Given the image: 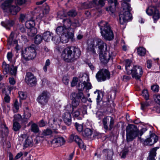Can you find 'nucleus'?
Segmentation results:
<instances>
[{
  "label": "nucleus",
  "instance_id": "obj_59",
  "mask_svg": "<svg viewBox=\"0 0 160 160\" xmlns=\"http://www.w3.org/2000/svg\"><path fill=\"white\" fill-rule=\"evenodd\" d=\"M20 21L23 22L28 20L27 17L25 15L21 14L19 18Z\"/></svg>",
  "mask_w": 160,
  "mask_h": 160
},
{
  "label": "nucleus",
  "instance_id": "obj_28",
  "mask_svg": "<svg viewBox=\"0 0 160 160\" xmlns=\"http://www.w3.org/2000/svg\"><path fill=\"white\" fill-rule=\"evenodd\" d=\"M157 11L158 10L155 6L151 5L146 10V12L148 15L150 16Z\"/></svg>",
  "mask_w": 160,
  "mask_h": 160
},
{
  "label": "nucleus",
  "instance_id": "obj_1",
  "mask_svg": "<svg viewBox=\"0 0 160 160\" xmlns=\"http://www.w3.org/2000/svg\"><path fill=\"white\" fill-rule=\"evenodd\" d=\"M81 51L78 48L74 46L68 47L64 49L62 54V58L65 60H74L78 58Z\"/></svg>",
  "mask_w": 160,
  "mask_h": 160
},
{
  "label": "nucleus",
  "instance_id": "obj_31",
  "mask_svg": "<svg viewBox=\"0 0 160 160\" xmlns=\"http://www.w3.org/2000/svg\"><path fill=\"white\" fill-rule=\"evenodd\" d=\"M122 10L121 11H128L130 12L132 9L130 7V5L129 3H126L125 2H123L122 3Z\"/></svg>",
  "mask_w": 160,
  "mask_h": 160
},
{
  "label": "nucleus",
  "instance_id": "obj_46",
  "mask_svg": "<svg viewBox=\"0 0 160 160\" xmlns=\"http://www.w3.org/2000/svg\"><path fill=\"white\" fill-rule=\"evenodd\" d=\"M13 128L14 131H17L21 128V125L17 121H15L13 122Z\"/></svg>",
  "mask_w": 160,
  "mask_h": 160
},
{
  "label": "nucleus",
  "instance_id": "obj_30",
  "mask_svg": "<svg viewBox=\"0 0 160 160\" xmlns=\"http://www.w3.org/2000/svg\"><path fill=\"white\" fill-rule=\"evenodd\" d=\"M20 10V8L17 6L12 5L9 11L12 15H15Z\"/></svg>",
  "mask_w": 160,
  "mask_h": 160
},
{
  "label": "nucleus",
  "instance_id": "obj_34",
  "mask_svg": "<svg viewBox=\"0 0 160 160\" xmlns=\"http://www.w3.org/2000/svg\"><path fill=\"white\" fill-rule=\"evenodd\" d=\"M2 68L3 73L4 74H6L8 73L10 70V66L9 64L6 63L4 62L2 65Z\"/></svg>",
  "mask_w": 160,
  "mask_h": 160
},
{
  "label": "nucleus",
  "instance_id": "obj_32",
  "mask_svg": "<svg viewBox=\"0 0 160 160\" xmlns=\"http://www.w3.org/2000/svg\"><path fill=\"white\" fill-rule=\"evenodd\" d=\"M24 121H26L29 120L31 116V114L30 110L28 107H26L24 110Z\"/></svg>",
  "mask_w": 160,
  "mask_h": 160
},
{
  "label": "nucleus",
  "instance_id": "obj_12",
  "mask_svg": "<svg viewBox=\"0 0 160 160\" xmlns=\"http://www.w3.org/2000/svg\"><path fill=\"white\" fill-rule=\"evenodd\" d=\"M132 16L128 11H121L119 15V20L121 24H123L125 23L128 22Z\"/></svg>",
  "mask_w": 160,
  "mask_h": 160
},
{
  "label": "nucleus",
  "instance_id": "obj_11",
  "mask_svg": "<svg viewBox=\"0 0 160 160\" xmlns=\"http://www.w3.org/2000/svg\"><path fill=\"white\" fill-rule=\"evenodd\" d=\"M49 98V92L47 91H43L38 97L37 101L40 104L44 106L48 103Z\"/></svg>",
  "mask_w": 160,
  "mask_h": 160
},
{
  "label": "nucleus",
  "instance_id": "obj_25",
  "mask_svg": "<svg viewBox=\"0 0 160 160\" xmlns=\"http://www.w3.org/2000/svg\"><path fill=\"white\" fill-rule=\"evenodd\" d=\"M52 33L48 31L43 33L42 38L44 41L48 42L50 40H52Z\"/></svg>",
  "mask_w": 160,
  "mask_h": 160
},
{
  "label": "nucleus",
  "instance_id": "obj_15",
  "mask_svg": "<svg viewBox=\"0 0 160 160\" xmlns=\"http://www.w3.org/2000/svg\"><path fill=\"white\" fill-rule=\"evenodd\" d=\"M70 140L75 141L77 143L78 146L81 149L85 150L86 146L84 144L82 140L77 135L72 134L70 137Z\"/></svg>",
  "mask_w": 160,
  "mask_h": 160
},
{
  "label": "nucleus",
  "instance_id": "obj_63",
  "mask_svg": "<svg viewBox=\"0 0 160 160\" xmlns=\"http://www.w3.org/2000/svg\"><path fill=\"white\" fill-rule=\"evenodd\" d=\"M22 119L21 116L19 114H16L14 116V122L15 121H19Z\"/></svg>",
  "mask_w": 160,
  "mask_h": 160
},
{
  "label": "nucleus",
  "instance_id": "obj_51",
  "mask_svg": "<svg viewBox=\"0 0 160 160\" xmlns=\"http://www.w3.org/2000/svg\"><path fill=\"white\" fill-rule=\"evenodd\" d=\"M17 67L12 65L11 66L10 72L11 74L15 75L17 72Z\"/></svg>",
  "mask_w": 160,
  "mask_h": 160
},
{
  "label": "nucleus",
  "instance_id": "obj_16",
  "mask_svg": "<svg viewBox=\"0 0 160 160\" xmlns=\"http://www.w3.org/2000/svg\"><path fill=\"white\" fill-rule=\"evenodd\" d=\"M62 118L64 123L68 126L72 124V116L70 112H64L62 115Z\"/></svg>",
  "mask_w": 160,
  "mask_h": 160
},
{
  "label": "nucleus",
  "instance_id": "obj_8",
  "mask_svg": "<svg viewBox=\"0 0 160 160\" xmlns=\"http://www.w3.org/2000/svg\"><path fill=\"white\" fill-rule=\"evenodd\" d=\"M116 53L109 51H105L103 52L99 53L100 60L104 63H107L109 60L111 58L112 60L113 57L116 56Z\"/></svg>",
  "mask_w": 160,
  "mask_h": 160
},
{
  "label": "nucleus",
  "instance_id": "obj_39",
  "mask_svg": "<svg viewBox=\"0 0 160 160\" xmlns=\"http://www.w3.org/2000/svg\"><path fill=\"white\" fill-rule=\"evenodd\" d=\"M80 100L76 98H72V108H75L79 105Z\"/></svg>",
  "mask_w": 160,
  "mask_h": 160
},
{
  "label": "nucleus",
  "instance_id": "obj_50",
  "mask_svg": "<svg viewBox=\"0 0 160 160\" xmlns=\"http://www.w3.org/2000/svg\"><path fill=\"white\" fill-rule=\"evenodd\" d=\"M152 15H153L152 18L153 19L154 22L156 23L159 19L160 17L158 11V10L156 11Z\"/></svg>",
  "mask_w": 160,
  "mask_h": 160
},
{
  "label": "nucleus",
  "instance_id": "obj_35",
  "mask_svg": "<svg viewBox=\"0 0 160 160\" xmlns=\"http://www.w3.org/2000/svg\"><path fill=\"white\" fill-rule=\"evenodd\" d=\"M105 1L106 0H99L98 1L97 0H93L94 7L98 6H100L101 7H103L105 5Z\"/></svg>",
  "mask_w": 160,
  "mask_h": 160
},
{
  "label": "nucleus",
  "instance_id": "obj_49",
  "mask_svg": "<svg viewBox=\"0 0 160 160\" xmlns=\"http://www.w3.org/2000/svg\"><path fill=\"white\" fill-rule=\"evenodd\" d=\"M85 81L79 82L77 88L79 91H82L85 87Z\"/></svg>",
  "mask_w": 160,
  "mask_h": 160
},
{
  "label": "nucleus",
  "instance_id": "obj_22",
  "mask_svg": "<svg viewBox=\"0 0 160 160\" xmlns=\"http://www.w3.org/2000/svg\"><path fill=\"white\" fill-rule=\"evenodd\" d=\"M96 47L95 40L91 42L88 45L87 50L88 52H90L93 54H96L94 47Z\"/></svg>",
  "mask_w": 160,
  "mask_h": 160
},
{
  "label": "nucleus",
  "instance_id": "obj_38",
  "mask_svg": "<svg viewBox=\"0 0 160 160\" xmlns=\"http://www.w3.org/2000/svg\"><path fill=\"white\" fill-rule=\"evenodd\" d=\"M25 25L27 28H30L34 27L35 25V23L33 20L32 19L27 20L25 23Z\"/></svg>",
  "mask_w": 160,
  "mask_h": 160
},
{
  "label": "nucleus",
  "instance_id": "obj_3",
  "mask_svg": "<svg viewBox=\"0 0 160 160\" xmlns=\"http://www.w3.org/2000/svg\"><path fill=\"white\" fill-rule=\"evenodd\" d=\"M98 25L102 35L105 39L110 41L113 39V34L108 23L102 21Z\"/></svg>",
  "mask_w": 160,
  "mask_h": 160
},
{
  "label": "nucleus",
  "instance_id": "obj_61",
  "mask_svg": "<svg viewBox=\"0 0 160 160\" xmlns=\"http://www.w3.org/2000/svg\"><path fill=\"white\" fill-rule=\"evenodd\" d=\"M27 0H15V3L19 5L25 4Z\"/></svg>",
  "mask_w": 160,
  "mask_h": 160
},
{
  "label": "nucleus",
  "instance_id": "obj_56",
  "mask_svg": "<svg viewBox=\"0 0 160 160\" xmlns=\"http://www.w3.org/2000/svg\"><path fill=\"white\" fill-rule=\"evenodd\" d=\"M75 125L76 129L78 132H81L82 131L83 128L82 125L81 124H79L77 122H76L75 123Z\"/></svg>",
  "mask_w": 160,
  "mask_h": 160
},
{
  "label": "nucleus",
  "instance_id": "obj_37",
  "mask_svg": "<svg viewBox=\"0 0 160 160\" xmlns=\"http://www.w3.org/2000/svg\"><path fill=\"white\" fill-rule=\"evenodd\" d=\"M37 32V29L34 27H32L29 29V30L28 32V35L30 37H32L34 36Z\"/></svg>",
  "mask_w": 160,
  "mask_h": 160
},
{
  "label": "nucleus",
  "instance_id": "obj_9",
  "mask_svg": "<svg viewBox=\"0 0 160 160\" xmlns=\"http://www.w3.org/2000/svg\"><path fill=\"white\" fill-rule=\"evenodd\" d=\"M104 128L106 131L111 130L113 127L114 120L111 116L105 117L102 120Z\"/></svg>",
  "mask_w": 160,
  "mask_h": 160
},
{
  "label": "nucleus",
  "instance_id": "obj_57",
  "mask_svg": "<svg viewBox=\"0 0 160 160\" xmlns=\"http://www.w3.org/2000/svg\"><path fill=\"white\" fill-rule=\"evenodd\" d=\"M153 98L155 102L160 105V95L156 94L153 96Z\"/></svg>",
  "mask_w": 160,
  "mask_h": 160
},
{
  "label": "nucleus",
  "instance_id": "obj_20",
  "mask_svg": "<svg viewBox=\"0 0 160 160\" xmlns=\"http://www.w3.org/2000/svg\"><path fill=\"white\" fill-rule=\"evenodd\" d=\"M102 153L107 155L106 160H112L113 152L112 150L108 149H105L102 151Z\"/></svg>",
  "mask_w": 160,
  "mask_h": 160
},
{
  "label": "nucleus",
  "instance_id": "obj_21",
  "mask_svg": "<svg viewBox=\"0 0 160 160\" xmlns=\"http://www.w3.org/2000/svg\"><path fill=\"white\" fill-rule=\"evenodd\" d=\"M1 24L7 29H10V28L12 27L14 24V22L13 20H7L5 22H2Z\"/></svg>",
  "mask_w": 160,
  "mask_h": 160
},
{
  "label": "nucleus",
  "instance_id": "obj_41",
  "mask_svg": "<svg viewBox=\"0 0 160 160\" xmlns=\"http://www.w3.org/2000/svg\"><path fill=\"white\" fill-rule=\"evenodd\" d=\"M63 37L60 38L59 36H55L54 37H52V40L56 44H58L61 41L62 42L63 41L62 38Z\"/></svg>",
  "mask_w": 160,
  "mask_h": 160
},
{
  "label": "nucleus",
  "instance_id": "obj_7",
  "mask_svg": "<svg viewBox=\"0 0 160 160\" xmlns=\"http://www.w3.org/2000/svg\"><path fill=\"white\" fill-rule=\"evenodd\" d=\"M111 74L110 72L107 69L103 68L100 69L96 73V78L98 82L104 81L110 79Z\"/></svg>",
  "mask_w": 160,
  "mask_h": 160
},
{
  "label": "nucleus",
  "instance_id": "obj_18",
  "mask_svg": "<svg viewBox=\"0 0 160 160\" xmlns=\"http://www.w3.org/2000/svg\"><path fill=\"white\" fill-rule=\"evenodd\" d=\"M124 62L126 72L128 74H129L130 72H131V70L132 69L134 66H135L136 65H134L132 61L129 59L125 60Z\"/></svg>",
  "mask_w": 160,
  "mask_h": 160
},
{
  "label": "nucleus",
  "instance_id": "obj_55",
  "mask_svg": "<svg viewBox=\"0 0 160 160\" xmlns=\"http://www.w3.org/2000/svg\"><path fill=\"white\" fill-rule=\"evenodd\" d=\"M18 94L20 99H25L27 97V95L26 93L24 92H19Z\"/></svg>",
  "mask_w": 160,
  "mask_h": 160
},
{
  "label": "nucleus",
  "instance_id": "obj_43",
  "mask_svg": "<svg viewBox=\"0 0 160 160\" xmlns=\"http://www.w3.org/2000/svg\"><path fill=\"white\" fill-rule=\"evenodd\" d=\"M137 53L140 56H144L146 53V49L142 47H140L137 49Z\"/></svg>",
  "mask_w": 160,
  "mask_h": 160
},
{
  "label": "nucleus",
  "instance_id": "obj_14",
  "mask_svg": "<svg viewBox=\"0 0 160 160\" xmlns=\"http://www.w3.org/2000/svg\"><path fill=\"white\" fill-rule=\"evenodd\" d=\"M94 40L96 47L98 46L99 53L107 51V45L101 39L97 38Z\"/></svg>",
  "mask_w": 160,
  "mask_h": 160
},
{
  "label": "nucleus",
  "instance_id": "obj_42",
  "mask_svg": "<svg viewBox=\"0 0 160 160\" xmlns=\"http://www.w3.org/2000/svg\"><path fill=\"white\" fill-rule=\"evenodd\" d=\"M72 97V98H76L80 100L82 98H83V93L82 92H79L78 93H72L71 94Z\"/></svg>",
  "mask_w": 160,
  "mask_h": 160
},
{
  "label": "nucleus",
  "instance_id": "obj_45",
  "mask_svg": "<svg viewBox=\"0 0 160 160\" xmlns=\"http://www.w3.org/2000/svg\"><path fill=\"white\" fill-rule=\"evenodd\" d=\"M42 37L41 35H38L34 38V42L37 44H39L42 40Z\"/></svg>",
  "mask_w": 160,
  "mask_h": 160
},
{
  "label": "nucleus",
  "instance_id": "obj_60",
  "mask_svg": "<svg viewBox=\"0 0 160 160\" xmlns=\"http://www.w3.org/2000/svg\"><path fill=\"white\" fill-rule=\"evenodd\" d=\"M142 95L146 100H147L148 99L149 95L148 92L147 90H144L142 93Z\"/></svg>",
  "mask_w": 160,
  "mask_h": 160
},
{
  "label": "nucleus",
  "instance_id": "obj_36",
  "mask_svg": "<svg viewBox=\"0 0 160 160\" xmlns=\"http://www.w3.org/2000/svg\"><path fill=\"white\" fill-rule=\"evenodd\" d=\"M31 129L32 132L34 133H39L40 130L38 126L35 123H33L31 126Z\"/></svg>",
  "mask_w": 160,
  "mask_h": 160
},
{
  "label": "nucleus",
  "instance_id": "obj_5",
  "mask_svg": "<svg viewBox=\"0 0 160 160\" xmlns=\"http://www.w3.org/2000/svg\"><path fill=\"white\" fill-rule=\"evenodd\" d=\"M22 54L25 59L29 60L34 58L36 55L35 48L33 46L22 50Z\"/></svg>",
  "mask_w": 160,
  "mask_h": 160
},
{
  "label": "nucleus",
  "instance_id": "obj_64",
  "mask_svg": "<svg viewBox=\"0 0 160 160\" xmlns=\"http://www.w3.org/2000/svg\"><path fill=\"white\" fill-rule=\"evenodd\" d=\"M151 89L154 92H157L159 91V87L158 85H154L151 86Z\"/></svg>",
  "mask_w": 160,
  "mask_h": 160
},
{
  "label": "nucleus",
  "instance_id": "obj_58",
  "mask_svg": "<svg viewBox=\"0 0 160 160\" xmlns=\"http://www.w3.org/2000/svg\"><path fill=\"white\" fill-rule=\"evenodd\" d=\"M158 147L153 148L150 151V156L155 157L156 156V151L158 148Z\"/></svg>",
  "mask_w": 160,
  "mask_h": 160
},
{
  "label": "nucleus",
  "instance_id": "obj_33",
  "mask_svg": "<svg viewBox=\"0 0 160 160\" xmlns=\"http://www.w3.org/2000/svg\"><path fill=\"white\" fill-rule=\"evenodd\" d=\"M52 132V131L50 129L47 128L43 130L42 132L39 133L41 136V137L42 138H43L44 139L45 136L51 135Z\"/></svg>",
  "mask_w": 160,
  "mask_h": 160
},
{
  "label": "nucleus",
  "instance_id": "obj_62",
  "mask_svg": "<svg viewBox=\"0 0 160 160\" xmlns=\"http://www.w3.org/2000/svg\"><path fill=\"white\" fill-rule=\"evenodd\" d=\"M13 55L11 52H8L7 54V57L8 60L10 62L12 61Z\"/></svg>",
  "mask_w": 160,
  "mask_h": 160
},
{
  "label": "nucleus",
  "instance_id": "obj_53",
  "mask_svg": "<svg viewBox=\"0 0 160 160\" xmlns=\"http://www.w3.org/2000/svg\"><path fill=\"white\" fill-rule=\"evenodd\" d=\"M65 112H70L72 111L71 112H72L74 111V108H72V107L71 106L70 104L67 105L65 107L64 109Z\"/></svg>",
  "mask_w": 160,
  "mask_h": 160
},
{
  "label": "nucleus",
  "instance_id": "obj_52",
  "mask_svg": "<svg viewBox=\"0 0 160 160\" xmlns=\"http://www.w3.org/2000/svg\"><path fill=\"white\" fill-rule=\"evenodd\" d=\"M40 134L39 133L35 139L34 140V142L36 144L38 143L39 142L43 140L44 139L43 138H42Z\"/></svg>",
  "mask_w": 160,
  "mask_h": 160
},
{
  "label": "nucleus",
  "instance_id": "obj_40",
  "mask_svg": "<svg viewBox=\"0 0 160 160\" xmlns=\"http://www.w3.org/2000/svg\"><path fill=\"white\" fill-rule=\"evenodd\" d=\"M113 2L114 4V6L113 8H112V6L111 5L109 6L108 8H106V10L107 11H110L112 13L114 12L115 10L116 7L118 4L117 0H114L113 1Z\"/></svg>",
  "mask_w": 160,
  "mask_h": 160
},
{
  "label": "nucleus",
  "instance_id": "obj_48",
  "mask_svg": "<svg viewBox=\"0 0 160 160\" xmlns=\"http://www.w3.org/2000/svg\"><path fill=\"white\" fill-rule=\"evenodd\" d=\"M80 24L78 20L77 19H74L73 21L71 22V27L72 29H74L76 27L79 26Z\"/></svg>",
  "mask_w": 160,
  "mask_h": 160
},
{
  "label": "nucleus",
  "instance_id": "obj_54",
  "mask_svg": "<svg viewBox=\"0 0 160 160\" xmlns=\"http://www.w3.org/2000/svg\"><path fill=\"white\" fill-rule=\"evenodd\" d=\"M78 110L82 112L83 115L87 114V107L86 106H82L79 108Z\"/></svg>",
  "mask_w": 160,
  "mask_h": 160
},
{
  "label": "nucleus",
  "instance_id": "obj_24",
  "mask_svg": "<svg viewBox=\"0 0 160 160\" xmlns=\"http://www.w3.org/2000/svg\"><path fill=\"white\" fill-rule=\"evenodd\" d=\"M92 131L88 128H86L82 132V135L86 138L88 139H91Z\"/></svg>",
  "mask_w": 160,
  "mask_h": 160
},
{
  "label": "nucleus",
  "instance_id": "obj_4",
  "mask_svg": "<svg viewBox=\"0 0 160 160\" xmlns=\"http://www.w3.org/2000/svg\"><path fill=\"white\" fill-rule=\"evenodd\" d=\"M149 137L143 139L141 137H138V138L142 144L145 146H152L156 143L158 140V137L151 131H150Z\"/></svg>",
  "mask_w": 160,
  "mask_h": 160
},
{
  "label": "nucleus",
  "instance_id": "obj_6",
  "mask_svg": "<svg viewBox=\"0 0 160 160\" xmlns=\"http://www.w3.org/2000/svg\"><path fill=\"white\" fill-rule=\"evenodd\" d=\"M56 32L58 34L61 35L62 37L63 36L65 37V39L62 41V42L64 43H66L68 39L72 38L73 35L72 33H70L68 30L62 26L58 27L56 29Z\"/></svg>",
  "mask_w": 160,
  "mask_h": 160
},
{
  "label": "nucleus",
  "instance_id": "obj_44",
  "mask_svg": "<svg viewBox=\"0 0 160 160\" xmlns=\"http://www.w3.org/2000/svg\"><path fill=\"white\" fill-rule=\"evenodd\" d=\"M71 114L72 113L73 116L74 118H76L79 120H81V119L82 118L79 116L80 113L79 110H78V109L75 111H73V112H71Z\"/></svg>",
  "mask_w": 160,
  "mask_h": 160
},
{
  "label": "nucleus",
  "instance_id": "obj_2",
  "mask_svg": "<svg viewBox=\"0 0 160 160\" xmlns=\"http://www.w3.org/2000/svg\"><path fill=\"white\" fill-rule=\"evenodd\" d=\"M134 127V126L132 125L126 127V140L128 142L132 141L139 135L141 136L147 130L146 128H143L139 131Z\"/></svg>",
  "mask_w": 160,
  "mask_h": 160
},
{
  "label": "nucleus",
  "instance_id": "obj_10",
  "mask_svg": "<svg viewBox=\"0 0 160 160\" xmlns=\"http://www.w3.org/2000/svg\"><path fill=\"white\" fill-rule=\"evenodd\" d=\"M131 72L128 74H131L132 78L137 80L140 79L143 74L142 67L138 65H135L132 69L131 70Z\"/></svg>",
  "mask_w": 160,
  "mask_h": 160
},
{
  "label": "nucleus",
  "instance_id": "obj_19",
  "mask_svg": "<svg viewBox=\"0 0 160 160\" xmlns=\"http://www.w3.org/2000/svg\"><path fill=\"white\" fill-rule=\"evenodd\" d=\"M13 2V0H6L2 5V9L6 12L9 11L10 8L12 6Z\"/></svg>",
  "mask_w": 160,
  "mask_h": 160
},
{
  "label": "nucleus",
  "instance_id": "obj_27",
  "mask_svg": "<svg viewBox=\"0 0 160 160\" xmlns=\"http://www.w3.org/2000/svg\"><path fill=\"white\" fill-rule=\"evenodd\" d=\"M94 7L93 0L92 1H87L82 3L81 5V9H86Z\"/></svg>",
  "mask_w": 160,
  "mask_h": 160
},
{
  "label": "nucleus",
  "instance_id": "obj_13",
  "mask_svg": "<svg viewBox=\"0 0 160 160\" xmlns=\"http://www.w3.org/2000/svg\"><path fill=\"white\" fill-rule=\"evenodd\" d=\"M25 80L27 83L31 87L35 85L37 83L35 77L30 72H28L26 73Z\"/></svg>",
  "mask_w": 160,
  "mask_h": 160
},
{
  "label": "nucleus",
  "instance_id": "obj_26",
  "mask_svg": "<svg viewBox=\"0 0 160 160\" xmlns=\"http://www.w3.org/2000/svg\"><path fill=\"white\" fill-rule=\"evenodd\" d=\"M23 149L31 147L33 145V141L32 138H29L26 139L23 142Z\"/></svg>",
  "mask_w": 160,
  "mask_h": 160
},
{
  "label": "nucleus",
  "instance_id": "obj_23",
  "mask_svg": "<svg viewBox=\"0 0 160 160\" xmlns=\"http://www.w3.org/2000/svg\"><path fill=\"white\" fill-rule=\"evenodd\" d=\"M94 93L97 96L96 98L97 104L99 105L100 102L102 100V98L103 96V93L102 92L97 90L94 92Z\"/></svg>",
  "mask_w": 160,
  "mask_h": 160
},
{
  "label": "nucleus",
  "instance_id": "obj_47",
  "mask_svg": "<svg viewBox=\"0 0 160 160\" xmlns=\"http://www.w3.org/2000/svg\"><path fill=\"white\" fill-rule=\"evenodd\" d=\"M77 14V12L75 9H72L69 10L67 12L68 15L70 17H74Z\"/></svg>",
  "mask_w": 160,
  "mask_h": 160
},
{
  "label": "nucleus",
  "instance_id": "obj_29",
  "mask_svg": "<svg viewBox=\"0 0 160 160\" xmlns=\"http://www.w3.org/2000/svg\"><path fill=\"white\" fill-rule=\"evenodd\" d=\"M63 23V26L66 29L68 30L69 29H71L72 28L71 27V20L68 18L64 19L62 20Z\"/></svg>",
  "mask_w": 160,
  "mask_h": 160
},
{
  "label": "nucleus",
  "instance_id": "obj_17",
  "mask_svg": "<svg viewBox=\"0 0 160 160\" xmlns=\"http://www.w3.org/2000/svg\"><path fill=\"white\" fill-rule=\"evenodd\" d=\"M65 142L64 138L62 137H56L52 141V144L56 147L64 145Z\"/></svg>",
  "mask_w": 160,
  "mask_h": 160
}]
</instances>
